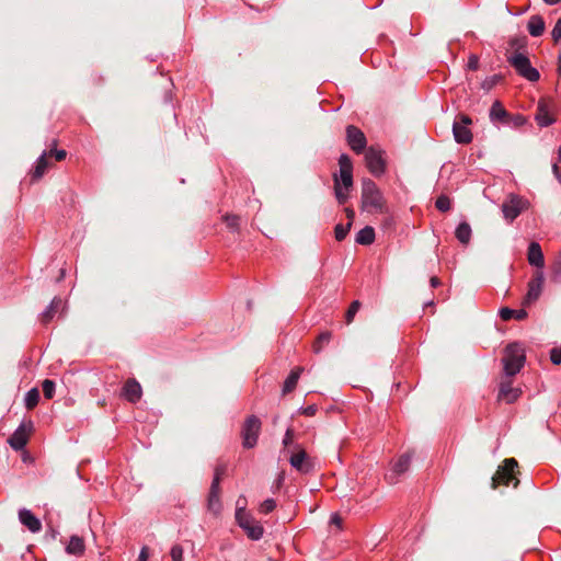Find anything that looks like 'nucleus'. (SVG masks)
Segmentation results:
<instances>
[{"mask_svg":"<svg viewBox=\"0 0 561 561\" xmlns=\"http://www.w3.org/2000/svg\"><path fill=\"white\" fill-rule=\"evenodd\" d=\"M340 174H334V194L337 203L344 205L353 187V163L348 154L342 153L339 158Z\"/></svg>","mask_w":561,"mask_h":561,"instance_id":"obj_1","label":"nucleus"},{"mask_svg":"<svg viewBox=\"0 0 561 561\" xmlns=\"http://www.w3.org/2000/svg\"><path fill=\"white\" fill-rule=\"evenodd\" d=\"M490 122L497 128L506 126L518 128L526 124V117L522 114H511L500 101H494L489 111Z\"/></svg>","mask_w":561,"mask_h":561,"instance_id":"obj_2","label":"nucleus"},{"mask_svg":"<svg viewBox=\"0 0 561 561\" xmlns=\"http://www.w3.org/2000/svg\"><path fill=\"white\" fill-rule=\"evenodd\" d=\"M383 195L370 179H364L362 183V209L367 213H378L382 210Z\"/></svg>","mask_w":561,"mask_h":561,"instance_id":"obj_3","label":"nucleus"},{"mask_svg":"<svg viewBox=\"0 0 561 561\" xmlns=\"http://www.w3.org/2000/svg\"><path fill=\"white\" fill-rule=\"evenodd\" d=\"M525 360V350L522 344L517 342L510 343L505 347L502 358L505 375L511 377L518 374L523 368Z\"/></svg>","mask_w":561,"mask_h":561,"instance_id":"obj_4","label":"nucleus"},{"mask_svg":"<svg viewBox=\"0 0 561 561\" xmlns=\"http://www.w3.org/2000/svg\"><path fill=\"white\" fill-rule=\"evenodd\" d=\"M237 524L245 531L252 540H260L263 537L264 528L260 522L255 520L243 506L236 510Z\"/></svg>","mask_w":561,"mask_h":561,"instance_id":"obj_5","label":"nucleus"},{"mask_svg":"<svg viewBox=\"0 0 561 561\" xmlns=\"http://www.w3.org/2000/svg\"><path fill=\"white\" fill-rule=\"evenodd\" d=\"M507 60L516 70V72L526 80L530 82H536L539 80V71L531 66L530 60L526 55L522 53H515L511 55Z\"/></svg>","mask_w":561,"mask_h":561,"instance_id":"obj_6","label":"nucleus"},{"mask_svg":"<svg viewBox=\"0 0 561 561\" xmlns=\"http://www.w3.org/2000/svg\"><path fill=\"white\" fill-rule=\"evenodd\" d=\"M517 466L518 463L514 458L505 459L503 466L499 467L492 478V486L496 488L499 484L510 485L512 482H514V486H517L519 483L518 479L515 477Z\"/></svg>","mask_w":561,"mask_h":561,"instance_id":"obj_7","label":"nucleus"},{"mask_svg":"<svg viewBox=\"0 0 561 561\" xmlns=\"http://www.w3.org/2000/svg\"><path fill=\"white\" fill-rule=\"evenodd\" d=\"M261 426L262 423L257 416L250 415L245 419L241 431L242 445L244 448L250 449L256 445Z\"/></svg>","mask_w":561,"mask_h":561,"instance_id":"obj_8","label":"nucleus"},{"mask_svg":"<svg viewBox=\"0 0 561 561\" xmlns=\"http://www.w3.org/2000/svg\"><path fill=\"white\" fill-rule=\"evenodd\" d=\"M34 430V423L32 420L23 421L18 428L8 438L9 446L15 450H23L28 442L30 434Z\"/></svg>","mask_w":561,"mask_h":561,"instance_id":"obj_9","label":"nucleus"},{"mask_svg":"<svg viewBox=\"0 0 561 561\" xmlns=\"http://www.w3.org/2000/svg\"><path fill=\"white\" fill-rule=\"evenodd\" d=\"M471 123L472 119L466 114L459 115L454 122L453 135L457 144L467 145L472 141V133L468 127Z\"/></svg>","mask_w":561,"mask_h":561,"instance_id":"obj_10","label":"nucleus"},{"mask_svg":"<svg viewBox=\"0 0 561 561\" xmlns=\"http://www.w3.org/2000/svg\"><path fill=\"white\" fill-rule=\"evenodd\" d=\"M366 165L369 172L374 175H381L386 170V162L382 158V151L374 146H370L365 154Z\"/></svg>","mask_w":561,"mask_h":561,"instance_id":"obj_11","label":"nucleus"},{"mask_svg":"<svg viewBox=\"0 0 561 561\" xmlns=\"http://www.w3.org/2000/svg\"><path fill=\"white\" fill-rule=\"evenodd\" d=\"M288 460L290 466L301 473H309L312 470V463L301 445H295V450L290 451Z\"/></svg>","mask_w":561,"mask_h":561,"instance_id":"obj_12","label":"nucleus"},{"mask_svg":"<svg viewBox=\"0 0 561 561\" xmlns=\"http://www.w3.org/2000/svg\"><path fill=\"white\" fill-rule=\"evenodd\" d=\"M345 133L346 141L350 148L357 154L362 153L367 146V139L365 134L354 125H347Z\"/></svg>","mask_w":561,"mask_h":561,"instance_id":"obj_13","label":"nucleus"},{"mask_svg":"<svg viewBox=\"0 0 561 561\" xmlns=\"http://www.w3.org/2000/svg\"><path fill=\"white\" fill-rule=\"evenodd\" d=\"M543 282V271H535L531 279L528 283V290L524 299L525 305H530L539 298L542 291Z\"/></svg>","mask_w":561,"mask_h":561,"instance_id":"obj_14","label":"nucleus"},{"mask_svg":"<svg viewBox=\"0 0 561 561\" xmlns=\"http://www.w3.org/2000/svg\"><path fill=\"white\" fill-rule=\"evenodd\" d=\"M524 208V201L517 195H512L502 205L503 216L506 220L513 221L517 218Z\"/></svg>","mask_w":561,"mask_h":561,"instance_id":"obj_15","label":"nucleus"},{"mask_svg":"<svg viewBox=\"0 0 561 561\" xmlns=\"http://www.w3.org/2000/svg\"><path fill=\"white\" fill-rule=\"evenodd\" d=\"M527 260L531 266L536 267V271H542L545 267L543 253L538 242L533 241L529 243Z\"/></svg>","mask_w":561,"mask_h":561,"instance_id":"obj_16","label":"nucleus"},{"mask_svg":"<svg viewBox=\"0 0 561 561\" xmlns=\"http://www.w3.org/2000/svg\"><path fill=\"white\" fill-rule=\"evenodd\" d=\"M19 520L31 533L35 534L42 529L41 520L27 508H21L19 511Z\"/></svg>","mask_w":561,"mask_h":561,"instance_id":"obj_17","label":"nucleus"},{"mask_svg":"<svg viewBox=\"0 0 561 561\" xmlns=\"http://www.w3.org/2000/svg\"><path fill=\"white\" fill-rule=\"evenodd\" d=\"M142 394L141 386L136 379H128L122 391V396L129 402L136 403Z\"/></svg>","mask_w":561,"mask_h":561,"instance_id":"obj_18","label":"nucleus"},{"mask_svg":"<svg viewBox=\"0 0 561 561\" xmlns=\"http://www.w3.org/2000/svg\"><path fill=\"white\" fill-rule=\"evenodd\" d=\"M410 462V454L407 453L401 455L392 468V476L390 478L388 477V483H397L399 481V477L408 471Z\"/></svg>","mask_w":561,"mask_h":561,"instance_id":"obj_19","label":"nucleus"},{"mask_svg":"<svg viewBox=\"0 0 561 561\" xmlns=\"http://www.w3.org/2000/svg\"><path fill=\"white\" fill-rule=\"evenodd\" d=\"M535 119L540 127H548L554 123V117L551 115L546 101L538 102Z\"/></svg>","mask_w":561,"mask_h":561,"instance_id":"obj_20","label":"nucleus"},{"mask_svg":"<svg viewBox=\"0 0 561 561\" xmlns=\"http://www.w3.org/2000/svg\"><path fill=\"white\" fill-rule=\"evenodd\" d=\"M520 394V390L518 388H513L511 381H503L500 386L499 399L505 401L506 403H513L517 400Z\"/></svg>","mask_w":561,"mask_h":561,"instance_id":"obj_21","label":"nucleus"},{"mask_svg":"<svg viewBox=\"0 0 561 561\" xmlns=\"http://www.w3.org/2000/svg\"><path fill=\"white\" fill-rule=\"evenodd\" d=\"M527 30L529 34L534 37L541 36L545 32V21L540 15L530 16Z\"/></svg>","mask_w":561,"mask_h":561,"instance_id":"obj_22","label":"nucleus"},{"mask_svg":"<svg viewBox=\"0 0 561 561\" xmlns=\"http://www.w3.org/2000/svg\"><path fill=\"white\" fill-rule=\"evenodd\" d=\"M302 368L296 367L290 371L284 381L282 392L283 394L290 393L297 386Z\"/></svg>","mask_w":561,"mask_h":561,"instance_id":"obj_23","label":"nucleus"},{"mask_svg":"<svg viewBox=\"0 0 561 561\" xmlns=\"http://www.w3.org/2000/svg\"><path fill=\"white\" fill-rule=\"evenodd\" d=\"M84 541L81 537L73 535L70 537V540L66 547V552L68 554L81 556L84 552Z\"/></svg>","mask_w":561,"mask_h":561,"instance_id":"obj_24","label":"nucleus"},{"mask_svg":"<svg viewBox=\"0 0 561 561\" xmlns=\"http://www.w3.org/2000/svg\"><path fill=\"white\" fill-rule=\"evenodd\" d=\"M62 305V299L60 297H55L50 304L45 308V310L41 313V320L43 323L49 322L57 310Z\"/></svg>","mask_w":561,"mask_h":561,"instance_id":"obj_25","label":"nucleus"},{"mask_svg":"<svg viewBox=\"0 0 561 561\" xmlns=\"http://www.w3.org/2000/svg\"><path fill=\"white\" fill-rule=\"evenodd\" d=\"M375 240V230L370 226L360 229L355 237V242L362 245H369Z\"/></svg>","mask_w":561,"mask_h":561,"instance_id":"obj_26","label":"nucleus"},{"mask_svg":"<svg viewBox=\"0 0 561 561\" xmlns=\"http://www.w3.org/2000/svg\"><path fill=\"white\" fill-rule=\"evenodd\" d=\"M471 234H472L471 227L466 221L460 222L457 226L456 231H455V236H456L457 240L462 244H468L470 242Z\"/></svg>","mask_w":561,"mask_h":561,"instance_id":"obj_27","label":"nucleus"},{"mask_svg":"<svg viewBox=\"0 0 561 561\" xmlns=\"http://www.w3.org/2000/svg\"><path fill=\"white\" fill-rule=\"evenodd\" d=\"M499 314L504 321H508L513 318L524 320L527 317V312L524 309L514 310L508 307L501 308Z\"/></svg>","mask_w":561,"mask_h":561,"instance_id":"obj_28","label":"nucleus"},{"mask_svg":"<svg viewBox=\"0 0 561 561\" xmlns=\"http://www.w3.org/2000/svg\"><path fill=\"white\" fill-rule=\"evenodd\" d=\"M47 169V160H46V152L44 151L36 160L35 168L32 172V179L38 180L41 179L45 171Z\"/></svg>","mask_w":561,"mask_h":561,"instance_id":"obj_29","label":"nucleus"},{"mask_svg":"<svg viewBox=\"0 0 561 561\" xmlns=\"http://www.w3.org/2000/svg\"><path fill=\"white\" fill-rule=\"evenodd\" d=\"M39 391L37 388L30 389L24 397V404L27 410L34 409L39 401Z\"/></svg>","mask_w":561,"mask_h":561,"instance_id":"obj_30","label":"nucleus"},{"mask_svg":"<svg viewBox=\"0 0 561 561\" xmlns=\"http://www.w3.org/2000/svg\"><path fill=\"white\" fill-rule=\"evenodd\" d=\"M225 473L224 467H216L214 472V478L210 484L209 494H219L220 493V480L221 476Z\"/></svg>","mask_w":561,"mask_h":561,"instance_id":"obj_31","label":"nucleus"},{"mask_svg":"<svg viewBox=\"0 0 561 561\" xmlns=\"http://www.w3.org/2000/svg\"><path fill=\"white\" fill-rule=\"evenodd\" d=\"M207 508L215 515L220 513L221 502L219 499V494H208Z\"/></svg>","mask_w":561,"mask_h":561,"instance_id":"obj_32","label":"nucleus"},{"mask_svg":"<svg viewBox=\"0 0 561 561\" xmlns=\"http://www.w3.org/2000/svg\"><path fill=\"white\" fill-rule=\"evenodd\" d=\"M293 437H294V430L291 427H288L286 430V433L283 438V446H284L285 453L295 450V445H298L297 443H294Z\"/></svg>","mask_w":561,"mask_h":561,"instance_id":"obj_33","label":"nucleus"},{"mask_svg":"<svg viewBox=\"0 0 561 561\" xmlns=\"http://www.w3.org/2000/svg\"><path fill=\"white\" fill-rule=\"evenodd\" d=\"M331 340V332L329 331H324L322 333H320V335L318 336V339L316 340L314 344H313V350L316 353H320L323 345L328 344Z\"/></svg>","mask_w":561,"mask_h":561,"instance_id":"obj_34","label":"nucleus"},{"mask_svg":"<svg viewBox=\"0 0 561 561\" xmlns=\"http://www.w3.org/2000/svg\"><path fill=\"white\" fill-rule=\"evenodd\" d=\"M352 227L351 221H348L346 225L337 224L334 228V236L337 241H342L346 238L350 229Z\"/></svg>","mask_w":561,"mask_h":561,"instance_id":"obj_35","label":"nucleus"},{"mask_svg":"<svg viewBox=\"0 0 561 561\" xmlns=\"http://www.w3.org/2000/svg\"><path fill=\"white\" fill-rule=\"evenodd\" d=\"M551 279L561 283V253L556 257L551 266Z\"/></svg>","mask_w":561,"mask_h":561,"instance_id":"obj_36","label":"nucleus"},{"mask_svg":"<svg viewBox=\"0 0 561 561\" xmlns=\"http://www.w3.org/2000/svg\"><path fill=\"white\" fill-rule=\"evenodd\" d=\"M360 308V302L358 300H354L351 306L348 307L346 313H345V322L346 324H350L353 322L356 313L358 312Z\"/></svg>","mask_w":561,"mask_h":561,"instance_id":"obj_37","label":"nucleus"},{"mask_svg":"<svg viewBox=\"0 0 561 561\" xmlns=\"http://www.w3.org/2000/svg\"><path fill=\"white\" fill-rule=\"evenodd\" d=\"M42 389L44 397L46 399H51L55 394L56 383L50 379H45L42 383Z\"/></svg>","mask_w":561,"mask_h":561,"instance_id":"obj_38","label":"nucleus"},{"mask_svg":"<svg viewBox=\"0 0 561 561\" xmlns=\"http://www.w3.org/2000/svg\"><path fill=\"white\" fill-rule=\"evenodd\" d=\"M435 206L438 210L445 213V211H448L451 207V202L449 199L448 196L446 195H440L436 202H435Z\"/></svg>","mask_w":561,"mask_h":561,"instance_id":"obj_39","label":"nucleus"},{"mask_svg":"<svg viewBox=\"0 0 561 561\" xmlns=\"http://www.w3.org/2000/svg\"><path fill=\"white\" fill-rule=\"evenodd\" d=\"M225 222L231 231L236 232L239 230L240 217H238L236 215H226Z\"/></svg>","mask_w":561,"mask_h":561,"instance_id":"obj_40","label":"nucleus"},{"mask_svg":"<svg viewBox=\"0 0 561 561\" xmlns=\"http://www.w3.org/2000/svg\"><path fill=\"white\" fill-rule=\"evenodd\" d=\"M276 507V501L274 499H266L265 501H263L260 505V513L262 514H268L271 512H273Z\"/></svg>","mask_w":561,"mask_h":561,"instance_id":"obj_41","label":"nucleus"},{"mask_svg":"<svg viewBox=\"0 0 561 561\" xmlns=\"http://www.w3.org/2000/svg\"><path fill=\"white\" fill-rule=\"evenodd\" d=\"M170 556L173 561H183V548L180 545H174L171 548Z\"/></svg>","mask_w":561,"mask_h":561,"instance_id":"obj_42","label":"nucleus"},{"mask_svg":"<svg viewBox=\"0 0 561 561\" xmlns=\"http://www.w3.org/2000/svg\"><path fill=\"white\" fill-rule=\"evenodd\" d=\"M550 360L554 365H560L561 364V347H553L550 351Z\"/></svg>","mask_w":561,"mask_h":561,"instance_id":"obj_43","label":"nucleus"},{"mask_svg":"<svg viewBox=\"0 0 561 561\" xmlns=\"http://www.w3.org/2000/svg\"><path fill=\"white\" fill-rule=\"evenodd\" d=\"M551 36L554 42H559L561 39V18L554 24Z\"/></svg>","mask_w":561,"mask_h":561,"instance_id":"obj_44","label":"nucleus"},{"mask_svg":"<svg viewBox=\"0 0 561 561\" xmlns=\"http://www.w3.org/2000/svg\"><path fill=\"white\" fill-rule=\"evenodd\" d=\"M299 411H300V413H302L307 416H313L317 413L318 408H317V405L311 404V405H308L305 408H300Z\"/></svg>","mask_w":561,"mask_h":561,"instance_id":"obj_45","label":"nucleus"},{"mask_svg":"<svg viewBox=\"0 0 561 561\" xmlns=\"http://www.w3.org/2000/svg\"><path fill=\"white\" fill-rule=\"evenodd\" d=\"M50 156H54L57 161H61L66 158L67 152L64 149H51Z\"/></svg>","mask_w":561,"mask_h":561,"instance_id":"obj_46","label":"nucleus"},{"mask_svg":"<svg viewBox=\"0 0 561 561\" xmlns=\"http://www.w3.org/2000/svg\"><path fill=\"white\" fill-rule=\"evenodd\" d=\"M479 67V58L476 55H470L468 59V68L470 70H477Z\"/></svg>","mask_w":561,"mask_h":561,"instance_id":"obj_47","label":"nucleus"},{"mask_svg":"<svg viewBox=\"0 0 561 561\" xmlns=\"http://www.w3.org/2000/svg\"><path fill=\"white\" fill-rule=\"evenodd\" d=\"M330 524L336 526L341 529L342 527V518L337 513H333L330 517Z\"/></svg>","mask_w":561,"mask_h":561,"instance_id":"obj_48","label":"nucleus"},{"mask_svg":"<svg viewBox=\"0 0 561 561\" xmlns=\"http://www.w3.org/2000/svg\"><path fill=\"white\" fill-rule=\"evenodd\" d=\"M148 549L147 547H144L141 550H140V553L138 556V561H147L148 560Z\"/></svg>","mask_w":561,"mask_h":561,"instance_id":"obj_49","label":"nucleus"},{"mask_svg":"<svg viewBox=\"0 0 561 561\" xmlns=\"http://www.w3.org/2000/svg\"><path fill=\"white\" fill-rule=\"evenodd\" d=\"M552 171H553L554 176L561 183V172H560L559 167L556 163L552 165Z\"/></svg>","mask_w":561,"mask_h":561,"instance_id":"obj_50","label":"nucleus"},{"mask_svg":"<svg viewBox=\"0 0 561 561\" xmlns=\"http://www.w3.org/2000/svg\"><path fill=\"white\" fill-rule=\"evenodd\" d=\"M345 214H346V217L348 218V220L352 222L354 217H355V213L352 208H345Z\"/></svg>","mask_w":561,"mask_h":561,"instance_id":"obj_51","label":"nucleus"},{"mask_svg":"<svg viewBox=\"0 0 561 561\" xmlns=\"http://www.w3.org/2000/svg\"><path fill=\"white\" fill-rule=\"evenodd\" d=\"M431 287L435 288L440 285V279L436 276L431 277L430 279Z\"/></svg>","mask_w":561,"mask_h":561,"instance_id":"obj_52","label":"nucleus"},{"mask_svg":"<svg viewBox=\"0 0 561 561\" xmlns=\"http://www.w3.org/2000/svg\"><path fill=\"white\" fill-rule=\"evenodd\" d=\"M546 4L554 5L561 2V0H542Z\"/></svg>","mask_w":561,"mask_h":561,"instance_id":"obj_53","label":"nucleus"},{"mask_svg":"<svg viewBox=\"0 0 561 561\" xmlns=\"http://www.w3.org/2000/svg\"><path fill=\"white\" fill-rule=\"evenodd\" d=\"M558 64H559L558 71H559V73H561V54L558 57Z\"/></svg>","mask_w":561,"mask_h":561,"instance_id":"obj_54","label":"nucleus"},{"mask_svg":"<svg viewBox=\"0 0 561 561\" xmlns=\"http://www.w3.org/2000/svg\"><path fill=\"white\" fill-rule=\"evenodd\" d=\"M164 99H165V101H167V102H171V94H170V93H167V94L164 95Z\"/></svg>","mask_w":561,"mask_h":561,"instance_id":"obj_55","label":"nucleus"},{"mask_svg":"<svg viewBox=\"0 0 561 561\" xmlns=\"http://www.w3.org/2000/svg\"><path fill=\"white\" fill-rule=\"evenodd\" d=\"M283 482V477H279L276 482V486L278 488Z\"/></svg>","mask_w":561,"mask_h":561,"instance_id":"obj_56","label":"nucleus"},{"mask_svg":"<svg viewBox=\"0 0 561 561\" xmlns=\"http://www.w3.org/2000/svg\"><path fill=\"white\" fill-rule=\"evenodd\" d=\"M558 158H559V161L561 162V146L559 147V150H558Z\"/></svg>","mask_w":561,"mask_h":561,"instance_id":"obj_57","label":"nucleus"},{"mask_svg":"<svg viewBox=\"0 0 561 561\" xmlns=\"http://www.w3.org/2000/svg\"><path fill=\"white\" fill-rule=\"evenodd\" d=\"M433 305V301H428L425 304V306H432Z\"/></svg>","mask_w":561,"mask_h":561,"instance_id":"obj_58","label":"nucleus"}]
</instances>
